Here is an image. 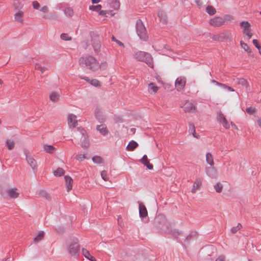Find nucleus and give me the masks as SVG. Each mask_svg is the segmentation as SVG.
Segmentation results:
<instances>
[{
  "instance_id": "7ed1b4c3",
  "label": "nucleus",
  "mask_w": 261,
  "mask_h": 261,
  "mask_svg": "<svg viewBox=\"0 0 261 261\" xmlns=\"http://www.w3.org/2000/svg\"><path fill=\"white\" fill-rule=\"evenodd\" d=\"M134 57L137 61L145 62L150 67H153L152 58L148 53L139 51L134 54Z\"/></svg>"
},
{
  "instance_id": "69168bd1",
  "label": "nucleus",
  "mask_w": 261,
  "mask_h": 261,
  "mask_svg": "<svg viewBox=\"0 0 261 261\" xmlns=\"http://www.w3.org/2000/svg\"><path fill=\"white\" fill-rule=\"evenodd\" d=\"M226 90L227 91H231V92H233L234 91L232 88H231V87L228 86H227Z\"/></svg>"
},
{
  "instance_id": "4be33fe9",
  "label": "nucleus",
  "mask_w": 261,
  "mask_h": 261,
  "mask_svg": "<svg viewBox=\"0 0 261 261\" xmlns=\"http://www.w3.org/2000/svg\"><path fill=\"white\" fill-rule=\"evenodd\" d=\"M236 83L239 84L241 85L242 86L245 87V88H247L249 87V84L247 81L244 79V78H238L236 80Z\"/></svg>"
},
{
  "instance_id": "4468645a",
  "label": "nucleus",
  "mask_w": 261,
  "mask_h": 261,
  "mask_svg": "<svg viewBox=\"0 0 261 261\" xmlns=\"http://www.w3.org/2000/svg\"><path fill=\"white\" fill-rule=\"evenodd\" d=\"M8 194L10 198L15 199L19 195L18 190L15 188H10L8 190Z\"/></svg>"
},
{
  "instance_id": "bf43d9fd",
  "label": "nucleus",
  "mask_w": 261,
  "mask_h": 261,
  "mask_svg": "<svg viewBox=\"0 0 261 261\" xmlns=\"http://www.w3.org/2000/svg\"><path fill=\"white\" fill-rule=\"evenodd\" d=\"M192 237V234H189L185 238L184 241L188 242L191 239Z\"/></svg>"
},
{
  "instance_id": "a878e982",
  "label": "nucleus",
  "mask_w": 261,
  "mask_h": 261,
  "mask_svg": "<svg viewBox=\"0 0 261 261\" xmlns=\"http://www.w3.org/2000/svg\"><path fill=\"white\" fill-rule=\"evenodd\" d=\"M171 233L172 236H173V237H174L175 238H176L178 240V241L181 242L180 240L179 239L178 240V236H179L181 234V231H180L178 229H174L171 230Z\"/></svg>"
},
{
  "instance_id": "5fc2aeb1",
  "label": "nucleus",
  "mask_w": 261,
  "mask_h": 261,
  "mask_svg": "<svg viewBox=\"0 0 261 261\" xmlns=\"http://www.w3.org/2000/svg\"><path fill=\"white\" fill-rule=\"evenodd\" d=\"M79 77L80 79H82V80H84L86 82H87L88 83H90V80L89 79V78L88 77H87V76H82V75H79Z\"/></svg>"
},
{
  "instance_id": "58836bf2",
  "label": "nucleus",
  "mask_w": 261,
  "mask_h": 261,
  "mask_svg": "<svg viewBox=\"0 0 261 261\" xmlns=\"http://www.w3.org/2000/svg\"><path fill=\"white\" fill-rule=\"evenodd\" d=\"M89 8L91 10L98 12L101 9V6L100 5L89 6Z\"/></svg>"
},
{
  "instance_id": "a19ab883",
  "label": "nucleus",
  "mask_w": 261,
  "mask_h": 261,
  "mask_svg": "<svg viewBox=\"0 0 261 261\" xmlns=\"http://www.w3.org/2000/svg\"><path fill=\"white\" fill-rule=\"evenodd\" d=\"M149 87L150 90L152 91L154 93L156 92L159 89V88L152 83L149 84Z\"/></svg>"
},
{
  "instance_id": "864d4df0",
  "label": "nucleus",
  "mask_w": 261,
  "mask_h": 261,
  "mask_svg": "<svg viewBox=\"0 0 261 261\" xmlns=\"http://www.w3.org/2000/svg\"><path fill=\"white\" fill-rule=\"evenodd\" d=\"M40 11L44 13H46L48 11V8L47 6H45L41 7L40 9Z\"/></svg>"
},
{
  "instance_id": "c03bdc74",
  "label": "nucleus",
  "mask_w": 261,
  "mask_h": 261,
  "mask_svg": "<svg viewBox=\"0 0 261 261\" xmlns=\"http://www.w3.org/2000/svg\"><path fill=\"white\" fill-rule=\"evenodd\" d=\"M40 195L44 197L46 199L48 200L50 199V195L45 191H41L39 193Z\"/></svg>"
},
{
  "instance_id": "72a5a7b5",
  "label": "nucleus",
  "mask_w": 261,
  "mask_h": 261,
  "mask_svg": "<svg viewBox=\"0 0 261 261\" xmlns=\"http://www.w3.org/2000/svg\"><path fill=\"white\" fill-rule=\"evenodd\" d=\"M6 144L8 147V148L9 150L12 149L14 147V143L13 141L10 140H6Z\"/></svg>"
},
{
  "instance_id": "423d86ee",
  "label": "nucleus",
  "mask_w": 261,
  "mask_h": 261,
  "mask_svg": "<svg viewBox=\"0 0 261 261\" xmlns=\"http://www.w3.org/2000/svg\"><path fill=\"white\" fill-rule=\"evenodd\" d=\"M240 25L244 28L243 30L244 36L247 37L248 39H250L252 36V33L250 29V23L248 21H243L240 23Z\"/></svg>"
},
{
  "instance_id": "6ab92c4d",
  "label": "nucleus",
  "mask_w": 261,
  "mask_h": 261,
  "mask_svg": "<svg viewBox=\"0 0 261 261\" xmlns=\"http://www.w3.org/2000/svg\"><path fill=\"white\" fill-rule=\"evenodd\" d=\"M64 179L66 182L67 191L68 192L72 189V182L73 180L72 178L69 176H65Z\"/></svg>"
},
{
  "instance_id": "c9c22d12",
  "label": "nucleus",
  "mask_w": 261,
  "mask_h": 261,
  "mask_svg": "<svg viewBox=\"0 0 261 261\" xmlns=\"http://www.w3.org/2000/svg\"><path fill=\"white\" fill-rule=\"evenodd\" d=\"M222 188L223 185L220 182H218L214 185V189L218 193H220L222 190Z\"/></svg>"
},
{
  "instance_id": "ea45409f",
  "label": "nucleus",
  "mask_w": 261,
  "mask_h": 261,
  "mask_svg": "<svg viewBox=\"0 0 261 261\" xmlns=\"http://www.w3.org/2000/svg\"><path fill=\"white\" fill-rule=\"evenodd\" d=\"M246 112L249 115H252L256 112V110L253 107H249L246 109Z\"/></svg>"
},
{
  "instance_id": "ddd939ff",
  "label": "nucleus",
  "mask_w": 261,
  "mask_h": 261,
  "mask_svg": "<svg viewBox=\"0 0 261 261\" xmlns=\"http://www.w3.org/2000/svg\"><path fill=\"white\" fill-rule=\"evenodd\" d=\"M183 110L186 112L193 113L195 112L196 109L193 103L187 102L183 106Z\"/></svg>"
},
{
  "instance_id": "393cba45",
  "label": "nucleus",
  "mask_w": 261,
  "mask_h": 261,
  "mask_svg": "<svg viewBox=\"0 0 261 261\" xmlns=\"http://www.w3.org/2000/svg\"><path fill=\"white\" fill-rule=\"evenodd\" d=\"M59 99V95L56 93L53 92L49 95V99L54 102L57 101Z\"/></svg>"
},
{
  "instance_id": "e433bc0d",
  "label": "nucleus",
  "mask_w": 261,
  "mask_h": 261,
  "mask_svg": "<svg viewBox=\"0 0 261 261\" xmlns=\"http://www.w3.org/2000/svg\"><path fill=\"white\" fill-rule=\"evenodd\" d=\"M43 238V231H40L38 233V235L34 238V240L35 242H38L41 241Z\"/></svg>"
},
{
  "instance_id": "b1692460",
  "label": "nucleus",
  "mask_w": 261,
  "mask_h": 261,
  "mask_svg": "<svg viewBox=\"0 0 261 261\" xmlns=\"http://www.w3.org/2000/svg\"><path fill=\"white\" fill-rule=\"evenodd\" d=\"M22 15H23V12L21 11H19L18 12H16L15 14V20L21 22L23 20L22 19Z\"/></svg>"
},
{
  "instance_id": "052dcab7",
  "label": "nucleus",
  "mask_w": 261,
  "mask_h": 261,
  "mask_svg": "<svg viewBox=\"0 0 261 261\" xmlns=\"http://www.w3.org/2000/svg\"><path fill=\"white\" fill-rule=\"evenodd\" d=\"M41 66H42L39 64H36L35 65V68L36 70H40V69L41 68Z\"/></svg>"
},
{
  "instance_id": "f03ea898",
  "label": "nucleus",
  "mask_w": 261,
  "mask_h": 261,
  "mask_svg": "<svg viewBox=\"0 0 261 261\" xmlns=\"http://www.w3.org/2000/svg\"><path fill=\"white\" fill-rule=\"evenodd\" d=\"M66 249L68 253L71 256L76 257L80 252V246L77 238H71L66 242Z\"/></svg>"
},
{
  "instance_id": "bb28decb",
  "label": "nucleus",
  "mask_w": 261,
  "mask_h": 261,
  "mask_svg": "<svg viewBox=\"0 0 261 261\" xmlns=\"http://www.w3.org/2000/svg\"><path fill=\"white\" fill-rule=\"evenodd\" d=\"M240 45H241V46L242 48L244 49V50L247 52L248 54H251V49L249 48V47L248 46V45L247 44V43L243 42L242 41H240Z\"/></svg>"
},
{
  "instance_id": "7c9ffc66",
  "label": "nucleus",
  "mask_w": 261,
  "mask_h": 261,
  "mask_svg": "<svg viewBox=\"0 0 261 261\" xmlns=\"http://www.w3.org/2000/svg\"><path fill=\"white\" fill-rule=\"evenodd\" d=\"M92 161L97 164H100L102 163L103 159L101 157L98 155H95L92 158Z\"/></svg>"
},
{
  "instance_id": "6e6552de",
  "label": "nucleus",
  "mask_w": 261,
  "mask_h": 261,
  "mask_svg": "<svg viewBox=\"0 0 261 261\" xmlns=\"http://www.w3.org/2000/svg\"><path fill=\"white\" fill-rule=\"evenodd\" d=\"M225 19L219 16L215 17L210 20V24L215 27H220L223 25Z\"/></svg>"
},
{
  "instance_id": "680f3d73",
  "label": "nucleus",
  "mask_w": 261,
  "mask_h": 261,
  "mask_svg": "<svg viewBox=\"0 0 261 261\" xmlns=\"http://www.w3.org/2000/svg\"><path fill=\"white\" fill-rule=\"evenodd\" d=\"M219 87H221V88H223L224 90H226L227 85L224 84L220 83Z\"/></svg>"
},
{
  "instance_id": "2f4dec72",
  "label": "nucleus",
  "mask_w": 261,
  "mask_h": 261,
  "mask_svg": "<svg viewBox=\"0 0 261 261\" xmlns=\"http://www.w3.org/2000/svg\"><path fill=\"white\" fill-rule=\"evenodd\" d=\"M64 13L65 15L68 17H71L73 15V10L70 8H66L64 11Z\"/></svg>"
},
{
  "instance_id": "dca6fc26",
  "label": "nucleus",
  "mask_w": 261,
  "mask_h": 261,
  "mask_svg": "<svg viewBox=\"0 0 261 261\" xmlns=\"http://www.w3.org/2000/svg\"><path fill=\"white\" fill-rule=\"evenodd\" d=\"M96 130L103 136H106L109 133L106 125L103 123L97 125L96 126Z\"/></svg>"
},
{
  "instance_id": "2eb2a0df",
  "label": "nucleus",
  "mask_w": 261,
  "mask_h": 261,
  "mask_svg": "<svg viewBox=\"0 0 261 261\" xmlns=\"http://www.w3.org/2000/svg\"><path fill=\"white\" fill-rule=\"evenodd\" d=\"M139 212L141 218H145L147 216V209L141 202H139Z\"/></svg>"
},
{
  "instance_id": "a211bd4d",
  "label": "nucleus",
  "mask_w": 261,
  "mask_h": 261,
  "mask_svg": "<svg viewBox=\"0 0 261 261\" xmlns=\"http://www.w3.org/2000/svg\"><path fill=\"white\" fill-rule=\"evenodd\" d=\"M202 185V180L200 178H196L193 187L191 190V192L193 193H195L196 191L200 188V187Z\"/></svg>"
},
{
  "instance_id": "f8f14e48",
  "label": "nucleus",
  "mask_w": 261,
  "mask_h": 261,
  "mask_svg": "<svg viewBox=\"0 0 261 261\" xmlns=\"http://www.w3.org/2000/svg\"><path fill=\"white\" fill-rule=\"evenodd\" d=\"M206 174L211 178H214L217 176V172L215 168L213 167H206L205 168Z\"/></svg>"
},
{
  "instance_id": "9b49d317",
  "label": "nucleus",
  "mask_w": 261,
  "mask_h": 261,
  "mask_svg": "<svg viewBox=\"0 0 261 261\" xmlns=\"http://www.w3.org/2000/svg\"><path fill=\"white\" fill-rule=\"evenodd\" d=\"M68 124L70 128L75 127L77 124L76 116L73 114H69L67 118Z\"/></svg>"
},
{
  "instance_id": "412c9836",
  "label": "nucleus",
  "mask_w": 261,
  "mask_h": 261,
  "mask_svg": "<svg viewBox=\"0 0 261 261\" xmlns=\"http://www.w3.org/2000/svg\"><path fill=\"white\" fill-rule=\"evenodd\" d=\"M138 146V144L135 141L132 140L130 141L128 144L126 146V149L128 151H133L134 150L137 146Z\"/></svg>"
},
{
  "instance_id": "5701e85b",
  "label": "nucleus",
  "mask_w": 261,
  "mask_h": 261,
  "mask_svg": "<svg viewBox=\"0 0 261 261\" xmlns=\"http://www.w3.org/2000/svg\"><path fill=\"white\" fill-rule=\"evenodd\" d=\"M206 162L211 166H212L214 165V160H213V157L211 153L208 152L206 153Z\"/></svg>"
},
{
  "instance_id": "c85d7f7f",
  "label": "nucleus",
  "mask_w": 261,
  "mask_h": 261,
  "mask_svg": "<svg viewBox=\"0 0 261 261\" xmlns=\"http://www.w3.org/2000/svg\"><path fill=\"white\" fill-rule=\"evenodd\" d=\"M44 150L47 153H51L54 152L55 148L52 145H44Z\"/></svg>"
},
{
  "instance_id": "f3484780",
  "label": "nucleus",
  "mask_w": 261,
  "mask_h": 261,
  "mask_svg": "<svg viewBox=\"0 0 261 261\" xmlns=\"http://www.w3.org/2000/svg\"><path fill=\"white\" fill-rule=\"evenodd\" d=\"M141 162L146 166L148 169L151 170L153 169V165L149 163V161L148 159L147 156L144 154L142 159L140 160Z\"/></svg>"
},
{
  "instance_id": "c756f323",
  "label": "nucleus",
  "mask_w": 261,
  "mask_h": 261,
  "mask_svg": "<svg viewBox=\"0 0 261 261\" xmlns=\"http://www.w3.org/2000/svg\"><path fill=\"white\" fill-rule=\"evenodd\" d=\"M64 174V170L61 168H58L54 172V174L56 176H61Z\"/></svg>"
},
{
  "instance_id": "49530a36",
  "label": "nucleus",
  "mask_w": 261,
  "mask_h": 261,
  "mask_svg": "<svg viewBox=\"0 0 261 261\" xmlns=\"http://www.w3.org/2000/svg\"><path fill=\"white\" fill-rule=\"evenodd\" d=\"M240 226H241V224L240 223H239L237 226L231 228V232L233 233H234L236 232H237L240 229Z\"/></svg>"
},
{
  "instance_id": "20e7f679",
  "label": "nucleus",
  "mask_w": 261,
  "mask_h": 261,
  "mask_svg": "<svg viewBox=\"0 0 261 261\" xmlns=\"http://www.w3.org/2000/svg\"><path fill=\"white\" fill-rule=\"evenodd\" d=\"M136 32L140 39L146 41L148 38L146 29L142 20L138 19L136 23Z\"/></svg>"
},
{
  "instance_id": "603ef678",
  "label": "nucleus",
  "mask_w": 261,
  "mask_h": 261,
  "mask_svg": "<svg viewBox=\"0 0 261 261\" xmlns=\"http://www.w3.org/2000/svg\"><path fill=\"white\" fill-rule=\"evenodd\" d=\"M33 7L35 9H38L40 7V4L37 1H34L33 2Z\"/></svg>"
},
{
  "instance_id": "3c124183",
  "label": "nucleus",
  "mask_w": 261,
  "mask_h": 261,
  "mask_svg": "<svg viewBox=\"0 0 261 261\" xmlns=\"http://www.w3.org/2000/svg\"><path fill=\"white\" fill-rule=\"evenodd\" d=\"M82 254L86 257V256L89 255L90 252L86 249H82Z\"/></svg>"
},
{
  "instance_id": "79ce46f5",
  "label": "nucleus",
  "mask_w": 261,
  "mask_h": 261,
  "mask_svg": "<svg viewBox=\"0 0 261 261\" xmlns=\"http://www.w3.org/2000/svg\"><path fill=\"white\" fill-rule=\"evenodd\" d=\"M60 37H61V39H62L63 40L69 41V40H71V37H69L66 33H62L61 34Z\"/></svg>"
},
{
  "instance_id": "f257e3e1",
  "label": "nucleus",
  "mask_w": 261,
  "mask_h": 261,
  "mask_svg": "<svg viewBox=\"0 0 261 261\" xmlns=\"http://www.w3.org/2000/svg\"><path fill=\"white\" fill-rule=\"evenodd\" d=\"M79 62L82 66L86 67L93 71L97 70L100 67L99 63L97 59L90 55L81 57Z\"/></svg>"
},
{
  "instance_id": "4d7b16f0",
  "label": "nucleus",
  "mask_w": 261,
  "mask_h": 261,
  "mask_svg": "<svg viewBox=\"0 0 261 261\" xmlns=\"http://www.w3.org/2000/svg\"><path fill=\"white\" fill-rule=\"evenodd\" d=\"M93 46L94 49L95 51H97L100 47V44L98 43H97L95 45H93Z\"/></svg>"
},
{
  "instance_id": "e2e57ef3",
  "label": "nucleus",
  "mask_w": 261,
  "mask_h": 261,
  "mask_svg": "<svg viewBox=\"0 0 261 261\" xmlns=\"http://www.w3.org/2000/svg\"><path fill=\"white\" fill-rule=\"evenodd\" d=\"M219 38H220V36L219 35H214L213 37V39L214 40H216V41H220V39H219Z\"/></svg>"
},
{
  "instance_id": "774afa93",
  "label": "nucleus",
  "mask_w": 261,
  "mask_h": 261,
  "mask_svg": "<svg viewBox=\"0 0 261 261\" xmlns=\"http://www.w3.org/2000/svg\"><path fill=\"white\" fill-rule=\"evenodd\" d=\"M257 124L258 126L261 128V118H259L257 120Z\"/></svg>"
},
{
  "instance_id": "13d9d810",
  "label": "nucleus",
  "mask_w": 261,
  "mask_h": 261,
  "mask_svg": "<svg viewBox=\"0 0 261 261\" xmlns=\"http://www.w3.org/2000/svg\"><path fill=\"white\" fill-rule=\"evenodd\" d=\"M118 45L122 47H124V44L121 42L120 41L118 40H116V42H115Z\"/></svg>"
},
{
  "instance_id": "9d476101",
  "label": "nucleus",
  "mask_w": 261,
  "mask_h": 261,
  "mask_svg": "<svg viewBox=\"0 0 261 261\" xmlns=\"http://www.w3.org/2000/svg\"><path fill=\"white\" fill-rule=\"evenodd\" d=\"M95 117L96 120L100 123H103L106 120V116L99 108H97L95 110Z\"/></svg>"
},
{
  "instance_id": "338daca9",
  "label": "nucleus",
  "mask_w": 261,
  "mask_h": 261,
  "mask_svg": "<svg viewBox=\"0 0 261 261\" xmlns=\"http://www.w3.org/2000/svg\"><path fill=\"white\" fill-rule=\"evenodd\" d=\"M46 70V68L44 66H41V68L40 69V71L42 73H43Z\"/></svg>"
},
{
  "instance_id": "de8ad7c7",
  "label": "nucleus",
  "mask_w": 261,
  "mask_h": 261,
  "mask_svg": "<svg viewBox=\"0 0 261 261\" xmlns=\"http://www.w3.org/2000/svg\"><path fill=\"white\" fill-rule=\"evenodd\" d=\"M75 158L79 161H82L86 158V157L85 154H77L76 155Z\"/></svg>"
},
{
  "instance_id": "39448f33",
  "label": "nucleus",
  "mask_w": 261,
  "mask_h": 261,
  "mask_svg": "<svg viewBox=\"0 0 261 261\" xmlns=\"http://www.w3.org/2000/svg\"><path fill=\"white\" fill-rule=\"evenodd\" d=\"M77 130L81 135V146L84 148H87L90 146V142L86 130L82 127H77Z\"/></svg>"
},
{
  "instance_id": "473e14b6",
  "label": "nucleus",
  "mask_w": 261,
  "mask_h": 261,
  "mask_svg": "<svg viewBox=\"0 0 261 261\" xmlns=\"http://www.w3.org/2000/svg\"><path fill=\"white\" fill-rule=\"evenodd\" d=\"M217 121L220 123H221L224 121H226V119L225 118L224 115L221 112H219L217 114Z\"/></svg>"
},
{
  "instance_id": "8fccbe9b",
  "label": "nucleus",
  "mask_w": 261,
  "mask_h": 261,
  "mask_svg": "<svg viewBox=\"0 0 261 261\" xmlns=\"http://www.w3.org/2000/svg\"><path fill=\"white\" fill-rule=\"evenodd\" d=\"M221 124H222L223 126L226 129L229 128L230 126L227 120H226V121H223V122L221 123Z\"/></svg>"
},
{
  "instance_id": "09e8293b",
  "label": "nucleus",
  "mask_w": 261,
  "mask_h": 261,
  "mask_svg": "<svg viewBox=\"0 0 261 261\" xmlns=\"http://www.w3.org/2000/svg\"><path fill=\"white\" fill-rule=\"evenodd\" d=\"M113 1V7L114 9H116L119 7V3L117 0Z\"/></svg>"
},
{
  "instance_id": "0e129e2a",
  "label": "nucleus",
  "mask_w": 261,
  "mask_h": 261,
  "mask_svg": "<svg viewBox=\"0 0 261 261\" xmlns=\"http://www.w3.org/2000/svg\"><path fill=\"white\" fill-rule=\"evenodd\" d=\"M195 3L199 7H201L202 5V2L200 0H195Z\"/></svg>"
},
{
  "instance_id": "0eeeda50",
  "label": "nucleus",
  "mask_w": 261,
  "mask_h": 261,
  "mask_svg": "<svg viewBox=\"0 0 261 261\" xmlns=\"http://www.w3.org/2000/svg\"><path fill=\"white\" fill-rule=\"evenodd\" d=\"M186 83V79L184 76L177 77L175 82V86L178 91L182 90Z\"/></svg>"
},
{
  "instance_id": "1a4fd4ad",
  "label": "nucleus",
  "mask_w": 261,
  "mask_h": 261,
  "mask_svg": "<svg viewBox=\"0 0 261 261\" xmlns=\"http://www.w3.org/2000/svg\"><path fill=\"white\" fill-rule=\"evenodd\" d=\"M25 158L28 163L31 167L34 173H36L37 171V162L35 160L31 155H29L28 153L27 152H25Z\"/></svg>"
},
{
  "instance_id": "a18cd8bd",
  "label": "nucleus",
  "mask_w": 261,
  "mask_h": 261,
  "mask_svg": "<svg viewBox=\"0 0 261 261\" xmlns=\"http://www.w3.org/2000/svg\"><path fill=\"white\" fill-rule=\"evenodd\" d=\"M189 132L190 133H191L192 135L193 134H195V127L193 123H190L189 124Z\"/></svg>"
},
{
  "instance_id": "f704fd0d",
  "label": "nucleus",
  "mask_w": 261,
  "mask_h": 261,
  "mask_svg": "<svg viewBox=\"0 0 261 261\" xmlns=\"http://www.w3.org/2000/svg\"><path fill=\"white\" fill-rule=\"evenodd\" d=\"M91 85L95 87H100V84L98 80L96 79H92L90 80V83Z\"/></svg>"
},
{
  "instance_id": "aec40b11",
  "label": "nucleus",
  "mask_w": 261,
  "mask_h": 261,
  "mask_svg": "<svg viewBox=\"0 0 261 261\" xmlns=\"http://www.w3.org/2000/svg\"><path fill=\"white\" fill-rule=\"evenodd\" d=\"M158 16L160 19V21L163 23L166 24L167 22V18L166 14L163 11H159Z\"/></svg>"
},
{
  "instance_id": "cd10ccee",
  "label": "nucleus",
  "mask_w": 261,
  "mask_h": 261,
  "mask_svg": "<svg viewBox=\"0 0 261 261\" xmlns=\"http://www.w3.org/2000/svg\"><path fill=\"white\" fill-rule=\"evenodd\" d=\"M206 12L210 15H214L216 12V9L212 6H208L206 8Z\"/></svg>"
},
{
  "instance_id": "6e6d98bb",
  "label": "nucleus",
  "mask_w": 261,
  "mask_h": 261,
  "mask_svg": "<svg viewBox=\"0 0 261 261\" xmlns=\"http://www.w3.org/2000/svg\"><path fill=\"white\" fill-rule=\"evenodd\" d=\"M225 257L224 255H220L216 260L215 261H224Z\"/></svg>"
},
{
  "instance_id": "4c0bfd02",
  "label": "nucleus",
  "mask_w": 261,
  "mask_h": 261,
  "mask_svg": "<svg viewBox=\"0 0 261 261\" xmlns=\"http://www.w3.org/2000/svg\"><path fill=\"white\" fill-rule=\"evenodd\" d=\"M252 43L253 45L255 46V47L258 50L259 54H261V45L259 43L258 41L256 39H253L252 40Z\"/></svg>"
},
{
  "instance_id": "37998d69",
  "label": "nucleus",
  "mask_w": 261,
  "mask_h": 261,
  "mask_svg": "<svg viewBox=\"0 0 261 261\" xmlns=\"http://www.w3.org/2000/svg\"><path fill=\"white\" fill-rule=\"evenodd\" d=\"M101 178L105 181H108L109 180V177L107 175V172L106 170H103L102 171H101Z\"/></svg>"
}]
</instances>
